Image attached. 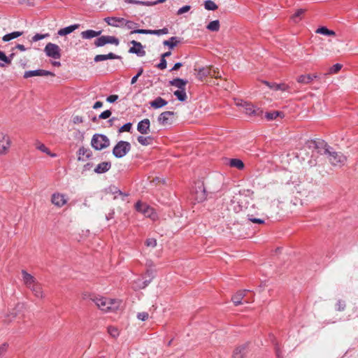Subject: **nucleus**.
<instances>
[{"instance_id":"nucleus-36","label":"nucleus","mask_w":358,"mask_h":358,"mask_svg":"<svg viewBox=\"0 0 358 358\" xmlns=\"http://www.w3.org/2000/svg\"><path fill=\"white\" fill-rule=\"evenodd\" d=\"M207 29L212 31H217L220 29V22L219 20L211 21L208 25Z\"/></svg>"},{"instance_id":"nucleus-2","label":"nucleus","mask_w":358,"mask_h":358,"mask_svg":"<svg viewBox=\"0 0 358 358\" xmlns=\"http://www.w3.org/2000/svg\"><path fill=\"white\" fill-rule=\"evenodd\" d=\"M96 306L103 311H114L119 308L121 301L117 299H111L100 296H94L91 299Z\"/></svg>"},{"instance_id":"nucleus-35","label":"nucleus","mask_w":358,"mask_h":358,"mask_svg":"<svg viewBox=\"0 0 358 358\" xmlns=\"http://www.w3.org/2000/svg\"><path fill=\"white\" fill-rule=\"evenodd\" d=\"M36 147L38 150H41V152H43L44 153H46L47 155H50V157H54L56 156L55 154L51 153L50 150L43 143H36Z\"/></svg>"},{"instance_id":"nucleus-15","label":"nucleus","mask_w":358,"mask_h":358,"mask_svg":"<svg viewBox=\"0 0 358 358\" xmlns=\"http://www.w3.org/2000/svg\"><path fill=\"white\" fill-rule=\"evenodd\" d=\"M248 292H249V290L245 289L238 291L236 294H234L231 299L234 305L238 306L241 303H249V301L247 299H244L246 293Z\"/></svg>"},{"instance_id":"nucleus-41","label":"nucleus","mask_w":358,"mask_h":358,"mask_svg":"<svg viewBox=\"0 0 358 358\" xmlns=\"http://www.w3.org/2000/svg\"><path fill=\"white\" fill-rule=\"evenodd\" d=\"M125 2L127 3H134V4H139V5H143L147 6H152V1H142L138 0H125Z\"/></svg>"},{"instance_id":"nucleus-4","label":"nucleus","mask_w":358,"mask_h":358,"mask_svg":"<svg viewBox=\"0 0 358 358\" xmlns=\"http://www.w3.org/2000/svg\"><path fill=\"white\" fill-rule=\"evenodd\" d=\"M91 145L96 150H101L110 145V140L103 134H96L92 136Z\"/></svg>"},{"instance_id":"nucleus-58","label":"nucleus","mask_w":358,"mask_h":358,"mask_svg":"<svg viewBox=\"0 0 358 358\" xmlns=\"http://www.w3.org/2000/svg\"><path fill=\"white\" fill-rule=\"evenodd\" d=\"M8 345L6 343H3L0 345V358H2L6 352L7 351Z\"/></svg>"},{"instance_id":"nucleus-55","label":"nucleus","mask_w":358,"mask_h":358,"mask_svg":"<svg viewBox=\"0 0 358 358\" xmlns=\"http://www.w3.org/2000/svg\"><path fill=\"white\" fill-rule=\"evenodd\" d=\"M166 60L164 58L161 57L160 62L157 64V67L161 70L166 68Z\"/></svg>"},{"instance_id":"nucleus-38","label":"nucleus","mask_w":358,"mask_h":358,"mask_svg":"<svg viewBox=\"0 0 358 358\" xmlns=\"http://www.w3.org/2000/svg\"><path fill=\"white\" fill-rule=\"evenodd\" d=\"M316 32L323 34V35H327V36H335L336 35V34L334 31L328 29L325 27H322L320 28H318Z\"/></svg>"},{"instance_id":"nucleus-37","label":"nucleus","mask_w":358,"mask_h":358,"mask_svg":"<svg viewBox=\"0 0 358 358\" xmlns=\"http://www.w3.org/2000/svg\"><path fill=\"white\" fill-rule=\"evenodd\" d=\"M245 348L238 347L234 351L233 358H243L245 355Z\"/></svg>"},{"instance_id":"nucleus-62","label":"nucleus","mask_w":358,"mask_h":358,"mask_svg":"<svg viewBox=\"0 0 358 358\" xmlns=\"http://www.w3.org/2000/svg\"><path fill=\"white\" fill-rule=\"evenodd\" d=\"M103 106V103L101 101H96L94 103V106H93V108L94 109H98L101 107H102Z\"/></svg>"},{"instance_id":"nucleus-56","label":"nucleus","mask_w":358,"mask_h":358,"mask_svg":"<svg viewBox=\"0 0 358 358\" xmlns=\"http://www.w3.org/2000/svg\"><path fill=\"white\" fill-rule=\"evenodd\" d=\"M112 113L110 110H106L103 112H102L100 115H99V118L100 119H107L108 117H110V116L111 115Z\"/></svg>"},{"instance_id":"nucleus-23","label":"nucleus","mask_w":358,"mask_h":358,"mask_svg":"<svg viewBox=\"0 0 358 358\" xmlns=\"http://www.w3.org/2000/svg\"><path fill=\"white\" fill-rule=\"evenodd\" d=\"M168 102L163 98L158 96L155 100L150 102V105L155 109L161 108L165 106Z\"/></svg>"},{"instance_id":"nucleus-45","label":"nucleus","mask_w":358,"mask_h":358,"mask_svg":"<svg viewBox=\"0 0 358 358\" xmlns=\"http://www.w3.org/2000/svg\"><path fill=\"white\" fill-rule=\"evenodd\" d=\"M50 35L49 34H36L31 38V41L32 42H36L38 41H40V40H42L43 38H45L47 37H48Z\"/></svg>"},{"instance_id":"nucleus-17","label":"nucleus","mask_w":358,"mask_h":358,"mask_svg":"<svg viewBox=\"0 0 358 358\" xmlns=\"http://www.w3.org/2000/svg\"><path fill=\"white\" fill-rule=\"evenodd\" d=\"M104 21L110 26L115 27H122L124 26V18L118 17H107Z\"/></svg>"},{"instance_id":"nucleus-49","label":"nucleus","mask_w":358,"mask_h":358,"mask_svg":"<svg viewBox=\"0 0 358 358\" xmlns=\"http://www.w3.org/2000/svg\"><path fill=\"white\" fill-rule=\"evenodd\" d=\"M145 244L147 247L155 248L157 245V240L155 238H148Z\"/></svg>"},{"instance_id":"nucleus-32","label":"nucleus","mask_w":358,"mask_h":358,"mask_svg":"<svg viewBox=\"0 0 358 358\" xmlns=\"http://www.w3.org/2000/svg\"><path fill=\"white\" fill-rule=\"evenodd\" d=\"M174 95L180 101H185L187 99L185 89L178 90L173 92Z\"/></svg>"},{"instance_id":"nucleus-8","label":"nucleus","mask_w":358,"mask_h":358,"mask_svg":"<svg viewBox=\"0 0 358 358\" xmlns=\"http://www.w3.org/2000/svg\"><path fill=\"white\" fill-rule=\"evenodd\" d=\"M136 210L138 212H140L143 215H144L145 217H150L152 220H155L157 217V214L155 212L154 209L148 206L145 203H143L141 201H138L136 203Z\"/></svg>"},{"instance_id":"nucleus-42","label":"nucleus","mask_w":358,"mask_h":358,"mask_svg":"<svg viewBox=\"0 0 358 358\" xmlns=\"http://www.w3.org/2000/svg\"><path fill=\"white\" fill-rule=\"evenodd\" d=\"M304 13V10L303 9H299L297 10L295 13L292 15V20L296 22L301 19V16Z\"/></svg>"},{"instance_id":"nucleus-30","label":"nucleus","mask_w":358,"mask_h":358,"mask_svg":"<svg viewBox=\"0 0 358 358\" xmlns=\"http://www.w3.org/2000/svg\"><path fill=\"white\" fill-rule=\"evenodd\" d=\"M179 43H180V41L176 36L171 37L169 40L164 41L163 42L164 45L168 46L171 49H173Z\"/></svg>"},{"instance_id":"nucleus-25","label":"nucleus","mask_w":358,"mask_h":358,"mask_svg":"<svg viewBox=\"0 0 358 358\" xmlns=\"http://www.w3.org/2000/svg\"><path fill=\"white\" fill-rule=\"evenodd\" d=\"M78 160L84 161L85 159H89L92 156V151L84 147L80 148L78 150Z\"/></svg>"},{"instance_id":"nucleus-10","label":"nucleus","mask_w":358,"mask_h":358,"mask_svg":"<svg viewBox=\"0 0 358 358\" xmlns=\"http://www.w3.org/2000/svg\"><path fill=\"white\" fill-rule=\"evenodd\" d=\"M119 43H120L119 39L115 36H101L95 40L94 45L96 47H101L108 43L118 45Z\"/></svg>"},{"instance_id":"nucleus-3","label":"nucleus","mask_w":358,"mask_h":358,"mask_svg":"<svg viewBox=\"0 0 358 358\" xmlns=\"http://www.w3.org/2000/svg\"><path fill=\"white\" fill-rule=\"evenodd\" d=\"M197 71L196 78L203 80L207 76L215 77V78H221L222 75L219 71L218 69L214 68L213 66H206L198 69H195Z\"/></svg>"},{"instance_id":"nucleus-28","label":"nucleus","mask_w":358,"mask_h":358,"mask_svg":"<svg viewBox=\"0 0 358 358\" xmlns=\"http://www.w3.org/2000/svg\"><path fill=\"white\" fill-rule=\"evenodd\" d=\"M78 27H79V24H73V25H71V26H69V27L60 29L58 31L57 34L59 36H66L67 34H71V32L75 31Z\"/></svg>"},{"instance_id":"nucleus-59","label":"nucleus","mask_w":358,"mask_h":358,"mask_svg":"<svg viewBox=\"0 0 358 358\" xmlns=\"http://www.w3.org/2000/svg\"><path fill=\"white\" fill-rule=\"evenodd\" d=\"M118 99V96L116 94L110 95L107 97L106 101L109 103H114Z\"/></svg>"},{"instance_id":"nucleus-31","label":"nucleus","mask_w":358,"mask_h":358,"mask_svg":"<svg viewBox=\"0 0 358 358\" xmlns=\"http://www.w3.org/2000/svg\"><path fill=\"white\" fill-rule=\"evenodd\" d=\"M22 34L23 33L22 31H13L12 33L4 35L2 38V40L5 42H7L22 36Z\"/></svg>"},{"instance_id":"nucleus-43","label":"nucleus","mask_w":358,"mask_h":358,"mask_svg":"<svg viewBox=\"0 0 358 358\" xmlns=\"http://www.w3.org/2000/svg\"><path fill=\"white\" fill-rule=\"evenodd\" d=\"M108 332L113 338H116L119 336V331L117 328L115 327H109L108 328Z\"/></svg>"},{"instance_id":"nucleus-54","label":"nucleus","mask_w":358,"mask_h":358,"mask_svg":"<svg viewBox=\"0 0 358 358\" xmlns=\"http://www.w3.org/2000/svg\"><path fill=\"white\" fill-rule=\"evenodd\" d=\"M191 8V6H182V8H180V9L178 10L177 11V15H182L185 13H187L188 12Z\"/></svg>"},{"instance_id":"nucleus-26","label":"nucleus","mask_w":358,"mask_h":358,"mask_svg":"<svg viewBox=\"0 0 358 358\" xmlns=\"http://www.w3.org/2000/svg\"><path fill=\"white\" fill-rule=\"evenodd\" d=\"M101 33V31H94L92 29H88L81 32V36L84 39H90L94 37L99 36Z\"/></svg>"},{"instance_id":"nucleus-16","label":"nucleus","mask_w":358,"mask_h":358,"mask_svg":"<svg viewBox=\"0 0 358 358\" xmlns=\"http://www.w3.org/2000/svg\"><path fill=\"white\" fill-rule=\"evenodd\" d=\"M174 115L173 111H165L162 113L157 117L158 122L162 125L171 124V117Z\"/></svg>"},{"instance_id":"nucleus-29","label":"nucleus","mask_w":358,"mask_h":358,"mask_svg":"<svg viewBox=\"0 0 358 358\" xmlns=\"http://www.w3.org/2000/svg\"><path fill=\"white\" fill-rule=\"evenodd\" d=\"M229 165L231 167L236 168L238 170L243 169L245 166L243 161L239 159H231L229 162Z\"/></svg>"},{"instance_id":"nucleus-63","label":"nucleus","mask_w":358,"mask_h":358,"mask_svg":"<svg viewBox=\"0 0 358 358\" xmlns=\"http://www.w3.org/2000/svg\"><path fill=\"white\" fill-rule=\"evenodd\" d=\"M115 191L113 192V194H118L119 195H122L124 196H128V194H126V193H123L122 191H120V189H117V188H115Z\"/></svg>"},{"instance_id":"nucleus-24","label":"nucleus","mask_w":358,"mask_h":358,"mask_svg":"<svg viewBox=\"0 0 358 358\" xmlns=\"http://www.w3.org/2000/svg\"><path fill=\"white\" fill-rule=\"evenodd\" d=\"M118 58H120V57L118 55H116L115 54H114L113 52H110L107 55H97L95 56L94 60L96 62H99L104 61V60L109 59H118Z\"/></svg>"},{"instance_id":"nucleus-18","label":"nucleus","mask_w":358,"mask_h":358,"mask_svg":"<svg viewBox=\"0 0 358 358\" xmlns=\"http://www.w3.org/2000/svg\"><path fill=\"white\" fill-rule=\"evenodd\" d=\"M263 83L268 86L270 89L275 91H288L289 90V86L285 83H269L268 81H263Z\"/></svg>"},{"instance_id":"nucleus-60","label":"nucleus","mask_w":358,"mask_h":358,"mask_svg":"<svg viewBox=\"0 0 358 358\" xmlns=\"http://www.w3.org/2000/svg\"><path fill=\"white\" fill-rule=\"evenodd\" d=\"M17 313H15V312L10 313V314H8V315H7V317H8V318L5 319V321H6V322H11V321H12V320H13V318H15V317L17 316Z\"/></svg>"},{"instance_id":"nucleus-57","label":"nucleus","mask_w":358,"mask_h":358,"mask_svg":"<svg viewBox=\"0 0 358 358\" xmlns=\"http://www.w3.org/2000/svg\"><path fill=\"white\" fill-rule=\"evenodd\" d=\"M148 316H149V315L146 312L138 313L137 315L138 319L141 320L142 321H145V320H148Z\"/></svg>"},{"instance_id":"nucleus-64","label":"nucleus","mask_w":358,"mask_h":358,"mask_svg":"<svg viewBox=\"0 0 358 358\" xmlns=\"http://www.w3.org/2000/svg\"><path fill=\"white\" fill-rule=\"evenodd\" d=\"M73 122L74 123H82L83 118L80 116H76L73 117Z\"/></svg>"},{"instance_id":"nucleus-19","label":"nucleus","mask_w":358,"mask_h":358,"mask_svg":"<svg viewBox=\"0 0 358 358\" xmlns=\"http://www.w3.org/2000/svg\"><path fill=\"white\" fill-rule=\"evenodd\" d=\"M150 122L149 119H143L137 125V130L141 134H148L150 132Z\"/></svg>"},{"instance_id":"nucleus-33","label":"nucleus","mask_w":358,"mask_h":358,"mask_svg":"<svg viewBox=\"0 0 358 358\" xmlns=\"http://www.w3.org/2000/svg\"><path fill=\"white\" fill-rule=\"evenodd\" d=\"M137 141L142 145H148L151 144L152 138L151 136H139L137 138Z\"/></svg>"},{"instance_id":"nucleus-5","label":"nucleus","mask_w":358,"mask_h":358,"mask_svg":"<svg viewBox=\"0 0 358 358\" xmlns=\"http://www.w3.org/2000/svg\"><path fill=\"white\" fill-rule=\"evenodd\" d=\"M325 153L327 155L329 162L333 166H341L345 164L347 158L341 152L331 151L329 149L325 150Z\"/></svg>"},{"instance_id":"nucleus-52","label":"nucleus","mask_w":358,"mask_h":358,"mask_svg":"<svg viewBox=\"0 0 358 358\" xmlns=\"http://www.w3.org/2000/svg\"><path fill=\"white\" fill-rule=\"evenodd\" d=\"M0 60L4 62L7 64H10V59L7 57L5 53L0 50Z\"/></svg>"},{"instance_id":"nucleus-12","label":"nucleus","mask_w":358,"mask_h":358,"mask_svg":"<svg viewBox=\"0 0 358 358\" xmlns=\"http://www.w3.org/2000/svg\"><path fill=\"white\" fill-rule=\"evenodd\" d=\"M242 106L243 107L244 112L248 115L261 116L263 113V111L260 108L255 107L251 103L244 102Z\"/></svg>"},{"instance_id":"nucleus-39","label":"nucleus","mask_w":358,"mask_h":358,"mask_svg":"<svg viewBox=\"0 0 358 358\" xmlns=\"http://www.w3.org/2000/svg\"><path fill=\"white\" fill-rule=\"evenodd\" d=\"M204 7L208 10H215L217 8L215 3L211 0H207L204 2Z\"/></svg>"},{"instance_id":"nucleus-61","label":"nucleus","mask_w":358,"mask_h":358,"mask_svg":"<svg viewBox=\"0 0 358 358\" xmlns=\"http://www.w3.org/2000/svg\"><path fill=\"white\" fill-rule=\"evenodd\" d=\"M182 66V63L178 62L176 63L173 67L171 69V71H177Z\"/></svg>"},{"instance_id":"nucleus-22","label":"nucleus","mask_w":358,"mask_h":358,"mask_svg":"<svg viewBox=\"0 0 358 358\" xmlns=\"http://www.w3.org/2000/svg\"><path fill=\"white\" fill-rule=\"evenodd\" d=\"M317 78V74H307V75H301L299 76L296 80L299 83L302 84H309L315 78Z\"/></svg>"},{"instance_id":"nucleus-9","label":"nucleus","mask_w":358,"mask_h":358,"mask_svg":"<svg viewBox=\"0 0 358 358\" xmlns=\"http://www.w3.org/2000/svg\"><path fill=\"white\" fill-rule=\"evenodd\" d=\"M11 145V139L6 134L0 133V155H6Z\"/></svg>"},{"instance_id":"nucleus-53","label":"nucleus","mask_w":358,"mask_h":358,"mask_svg":"<svg viewBox=\"0 0 358 358\" xmlns=\"http://www.w3.org/2000/svg\"><path fill=\"white\" fill-rule=\"evenodd\" d=\"M38 76H54L55 74L51 72V71H46V70H43V69H38Z\"/></svg>"},{"instance_id":"nucleus-34","label":"nucleus","mask_w":358,"mask_h":358,"mask_svg":"<svg viewBox=\"0 0 358 358\" xmlns=\"http://www.w3.org/2000/svg\"><path fill=\"white\" fill-rule=\"evenodd\" d=\"M282 116H283V113L280 111L268 112V113H266L265 115V117L268 120H275L278 117H282Z\"/></svg>"},{"instance_id":"nucleus-14","label":"nucleus","mask_w":358,"mask_h":358,"mask_svg":"<svg viewBox=\"0 0 358 358\" xmlns=\"http://www.w3.org/2000/svg\"><path fill=\"white\" fill-rule=\"evenodd\" d=\"M169 33V29L167 28H163L161 29H136L134 31H131L130 34H153V35H163L167 34Z\"/></svg>"},{"instance_id":"nucleus-6","label":"nucleus","mask_w":358,"mask_h":358,"mask_svg":"<svg viewBox=\"0 0 358 358\" xmlns=\"http://www.w3.org/2000/svg\"><path fill=\"white\" fill-rule=\"evenodd\" d=\"M131 144L124 141H120L114 146L113 149V154L117 158L124 157L131 150Z\"/></svg>"},{"instance_id":"nucleus-40","label":"nucleus","mask_w":358,"mask_h":358,"mask_svg":"<svg viewBox=\"0 0 358 358\" xmlns=\"http://www.w3.org/2000/svg\"><path fill=\"white\" fill-rule=\"evenodd\" d=\"M127 27L128 29H132V31L137 29L138 24L131 21L127 20L124 19V26Z\"/></svg>"},{"instance_id":"nucleus-7","label":"nucleus","mask_w":358,"mask_h":358,"mask_svg":"<svg viewBox=\"0 0 358 358\" xmlns=\"http://www.w3.org/2000/svg\"><path fill=\"white\" fill-rule=\"evenodd\" d=\"M44 52L47 57L54 59H59L62 57V50L55 43H48L44 48Z\"/></svg>"},{"instance_id":"nucleus-50","label":"nucleus","mask_w":358,"mask_h":358,"mask_svg":"<svg viewBox=\"0 0 358 358\" xmlns=\"http://www.w3.org/2000/svg\"><path fill=\"white\" fill-rule=\"evenodd\" d=\"M146 274L148 275V277L150 278V279L148 281L145 280L143 282V286L141 287L142 288L145 287L148 285V283L150 282L151 279L153 278L154 271L151 269H148L146 272Z\"/></svg>"},{"instance_id":"nucleus-21","label":"nucleus","mask_w":358,"mask_h":358,"mask_svg":"<svg viewBox=\"0 0 358 358\" xmlns=\"http://www.w3.org/2000/svg\"><path fill=\"white\" fill-rule=\"evenodd\" d=\"M111 167L110 162H103L99 164L94 169V172L99 174L107 172Z\"/></svg>"},{"instance_id":"nucleus-20","label":"nucleus","mask_w":358,"mask_h":358,"mask_svg":"<svg viewBox=\"0 0 358 358\" xmlns=\"http://www.w3.org/2000/svg\"><path fill=\"white\" fill-rule=\"evenodd\" d=\"M194 199L197 202H202L206 199L205 188L202 184L199 185L194 192Z\"/></svg>"},{"instance_id":"nucleus-47","label":"nucleus","mask_w":358,"mask_h":358,"mask_svg":"<svg viewBox=\"0 0 358 358\" xmlns=\"http://www.w3.org/2000/svg\"><path fill=\"white\" fill-rule=\"evenodd\" d=\"M345 303L343 301L338 300L336 304V308L338 311H343L345 308Z\"/></svg>"},{"instance_id":"nucleus-11","label":"nucleus","mask_w":358,"mask_h":358,"mask_svg":"<svg viewBox=\"0 0 358 358\" xmlns=\"http://www.w3.org/2000/svg\"><path fill=\"white\" fill-rule=\"evenodd\" d=\"M68 199L66 196L59 192H55L51 196L52 203L57 208H62L66 204Z\"/></svg>"},{"instance_id":"nucleus-51","label":"nucleus","mask_w":358,"mask_h":358,"mask_svg":"<svg viewBox=\"0 0 358 358\" xmlns=\"http://www.w3.org/2000/svg\"><path fill=\"white\" fill-rule=\"evenodd\" d=\"M248 220L255 224H264V220L259 218H255L252 215H248Z\"/></svg>"},{"instance_id":"nucleus-48","label":"nucleus","mask_w":358,"mask_h":358,"mask_svg":"<svg viewBox=\"0 0 358 358\" xmlns=\"http://www.w3.org/2000/svg\"><path fill=\"white\" fill-rule=\"evenodd\" d=\"M131 127L132 124L131 122L126 123L119 129V132L130 131Z\"/></svg>"},{"instance_id":"nucleus-1","label":"nucleus","mask_w":358,"mask_h":358,"mask_svg":"<svg viewBox=\"0 0 358 358\" xmlns=\"http://www.w3.org/2000/svg\"><path fill=\"white\" fill-rule=\"evenodd\" d=\"M21 273L22 280L26 287L30 289L36 297L40 299L43 298L44 294L42 285L36 279V278L25 270H22Z\"/></svg>"},{"instance_id":"nucleus-44","label":"nucleus","mask_w":358,"mask_h":358,"mask_svg":"<svg viewBox=\"0 0 358 358\" xmlns=\"http://www.w3.org/2000/svg\"><path fill=\"white\" fill-rule=\"evenodd\" d=\"M342 68V65L340 64H336L334 66H332L329 70V74H335L337 73Z\"/></svg>"},{"instance_id":"nucleus-27","label":"nucleus","mask_w":358,"mask_h":358,"mask_svg":"<svg viewBox=\"0 0 358 358\" xmlns=\"http://www.w3.org/2000/svg\"><path fill=\"white\" fill-rule=\"evenodd\" d=\"M187 81L181 78H175L169 82L172 86L176 87L178 90L185 89Z\"/></svg>"},{"instance_id":"nucleus-13","label":"nucleus","mask_w":358,"mask_h":358,"mask_svg":"<svg viewBox=\"0 0 358 358\" xmlns=\"http://www.w3.org/2000/svg\"><path fill=\"white\" fill-rule=\"evenodd\" d=\"M130 43L133 46L129 49V53L136 54L138 57H143L145 55L144 47L140 42L133 40Z\"/></svg>"},{"instance_id":"nucleus-46","label":"nucleus","mask_w":358,"mask_h":358,"mask_svg":"<svg viewBox=\"0 0 358 358\" xmlns=\"http://www.w3.org/2000/svg\"><path fill=\"white\" fill-rule=\"evenodd\" d=\"M38 73H39L38 70L27 71L24 72V78H29L34 76H38Z\"/></svg>"}]
</instances>
